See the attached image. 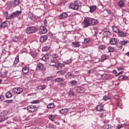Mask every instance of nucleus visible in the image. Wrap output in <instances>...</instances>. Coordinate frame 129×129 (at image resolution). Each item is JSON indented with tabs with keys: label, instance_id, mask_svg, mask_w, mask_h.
Segmentation results:
<instances>
[{
	"label": "nucleus",
	"instance_id": "obj_1",
	"mask_svg": "<svg viewBox=\"0 0 129 129\" xmlns=\"http://www.w3.org/2000/svg\"><path fill=\"white\" fill-rule=\"evenodd\" d=\"M21 11H17L15 12H13L7 17V19L8 20L13 19L21 15Z\"/></svg>",
	"mask_w": 129,
	"mask_h": 129
},
{
	"label": "nucleus",
	"instance_id": "obj_2",
	"mask_svg": "<svg viewBox=\"0 0 129 129\" xmlns=\"http://www.w3.org/2000/svg\"><path fill=\"white\" fill-rule=\"evenodd\" d=\"M81 5L80 2L78 0L75 1L74 3L71 4L70 7L71 8L77 10H78L79 7L81 6Z\"/></svg>",
	"mask_w": 129,
	"mask_h": 129
},
{
	"label": "nucleus",
	"instance_id": "obj_3",
	"mask_svg": "<svg viewBox=\"0 0 129 129\" xmlns=\"http://www.w3.org/2000/svg\"><path fill=\"white\" fill-rule=\"evenodd\" d=\"M117 40L116 38H108L106 40V42L109 44L111 45H115L117 43Z\"/></svg>",
	"mask_w": 129,
	"mask_h": 129
},
{
	"label": "nucleus",
	"instance_id": "obj_4",
	"mask_svg": "<svg viewBox=\"0 0 129 129\" xmlns=\"http://www.w3.org/2000/svg\"><path fill=\"white\" fill-rule=\"evenodd\" d=\"M37 30L35 27L32 26L27 28L26 29V32L28 34L34 33Z\"/></svg>",
	"mask_w": 129,
	"mask_h": 129
},
{
	"label": "nucleus",
	"instance_id": "obj_5",
	"mask_svg": "<svg viewBox=\"0 0 129 129\" xmlns=\"http://www.w3.org/2000/svg\"><path fill=\"white\" fill-rule=\"evenodd\" d=\"M37 108L35 106L30 105L28 106L27 107L28 111L30 112H35L37 110Z\"/></svg>",
	"mask_w": 129,
	"mask_h": 129
},
{
	"label": "nucleus",
	"instance_id": "obj_6",
	"mask_svg": "<svg viewBox=\"0 0 129 129\" xmlns=\"http://www.w3.org/2000/svg\"><path fill=\"white\" fill-rule=\"evenodd\" d=\"M36 70L39 71H43L44 69V64L41 63H39L37 64Z\"/></svg>",
	"mask_w": 129,
	"mask_h": 129
},
{
	"label": "nucleus",
	"instance_id": "obj_7",
	"mask_svg": "<svg viewBox=\"0 0 129 129\" xmlns=\"http://www.w3.org/2000/svg\"><path fill=\"white\" fill-rule=\"evenodd\" d=\"M23 89L22 88L20 87H15L13 88V91L17 94H19L23 91Z\"/></svg>",
	"mask_w": 129,
	"mask_h": 129
},
{
	"label": "nucleus",
	"instance_id": "obj_8",
	"mask_svg": "<svg viewBox=\"0 0 129 129\" xmlns=\"http://www.w3.org/2000/svg\"><path fill=\"white\" fill-rule=\"evenodd\" d=\"M89 22V18L87 17L85 18L83 22L84 26L87 27L90 25V24Z\"/></svg>",
	"mask_w": 129,
	"mask_h": 129
},
{
	"label": "nucleus",
	"instance_id": "obj_9",
	"mask_svg": "<svg viewBox=\"0 0 129 129\" xmlns=\"http://www.w3.org/2000/svg\"><path fill=\"white\" fill-rule=\"evenodd\" d=\"M51 57V56L49 54L47 53L45 54L44 56L43 57L42 59L44 61H48Z\"/></svg>",
	"mask_w": 129,
	"mask_h": 129
},
{
	"label": "nucleus",
	"instance_id": "obj_10",
	"mask_svg": "<svg viewBox=\"0 0 129 129\" xmlns=\"http://www.w3.org/2000/svg\"><path fill=\"white\" fill-rule=\"evenodd\" d=\"M76 76V75L70 72H67L65 76L66 78L69 79H71L74 77Z\"/></svg>",
	"mask_w": 129,
	"mask_h": 129
},
{
	"label": "nucleus",
	"instance_id": "obj_11",
	"mask_svg": "<svg viewBox=\"0 0 129 129\" xmlns=\"http://www.w3.org/2000/svg\"><path fill=\"white\" fill-rule=\"evenodd\" d=\"M68 14L66 12H63L59 16V18L62 20L66 18L68 16Z\"/></svg>",
	"mask_w": 129,
	"mask_h": 129
},
{
	"label": "nucleus",
	"instance_id": "obj_12",
	"mask_svg": "<svg viewBox=\"0 0 129 129\" xmlns=\"http://www.w3.org/2000/svg\"><path fill=\"white\" fill-rule=\"evenodd\" d=\"M58 57L57 55L56 54H53L52 56L51 62H56L57 61V58Z\"/></svg>",
	"mask_w": 129,
	"mask_h": 129
},
{
	"label": "nucleus",
	"instance_id": "obj_13",
	"mask_svg": "<svg viewBox=\"0 0 129 129\" xmlns=\"http://www.w3.org/2000/svg\"><path fill=\"white\" fill-rule=\"evenodd\" d=\"M117 34L118 36L120 37H124L127 36V34L125 32L120 30L118 31Z\"/></svg>",
	"mask_w": 129,
	"mask_h": 129
},
{
	"label": "nucleus",
	"instance_id": "obj_14",
	"mask_svg": "<svg viewBox=\"0 0 129 129\" xmlns=\"http://www.w3.org/2000/svg\"><path fill=\"white\" fill-rule=\"evenodd\" d=\"M89 19L90 25H95L97 23V21L95 19L90 18H89Z\"/></svg>",
	"mask_w": 129,
	"mask_h": 129
},
{
	"label": "nucleus",
	"instance_id": "obj_15",
	"mask_svg": "<svg viewBox=\"0 0 129 129\" xmlns=\"http://www.w3.org/2000/svg\"><path fill=\"white\" fill-rule=\"evenodd\" d=\"M40 31L42 34L46 33L47 31V29L43 26H41L40 27Z\"/></svg>",
	"mask_w": 129,
	"mask_h": 129
},
{
	"label": "nucleus",
	"instance_id": "obj_16",
	"mask_svg": "<svg viewBox=\"0 0 129 129\" xmlns=\"http://www.w3.org/2000/svg\"><path fill=\"white\" fill-rule=\"evenodd\" d=\"M15 75L14 77H17V78H20L22 76L21 72L20 71H16L15 72Z\"/></svg>",
	"mask_w": 129,
	"mask_h": 129
},
{
	"label": "nucleus",
	"instance_id": "obj_17",
	"mask_svg": "<svg viewBox=\"0 0 129 129\" xmlns=\"http://www.w3.org/2000/svg\"><path fill=\"white\" fill-rule=\"evenodd\" d=\"M96 109L97 111H101L104 110V106L102 105H100L97 106Z\"/></svg>",
	"mask_w": 129,
	"mask_h": 129
},
{
	"label": "nucleus",
	"instance_id": "obj_18",
	"mask_svg": "<svg viewBox=\"0 0 129 129\" xmlns=\"http://www.w3.org/2000/svg\"><path fill=\"white\" fill-rule=\"evenodd\" d=\"M22 71L23 73L27 74L29 71V68L27 67H24L22 68Z\"/></svg>",
	"mask_w": 129,
	"mask_h": 129
},
{
	"label": "nucleus",
	"instance_id": "obj_19",
	"mask_svg": "<svg viewBox=\"0 0 129 129\" xmlns=\"http://www.w3.org/2000/svg\"><path fill=\"white\" fill-rule=\"evenodd\" d=\"M112 34L109 31H105V37L106 38V40H107L108 38L111 37Z\"/></svg>",
	"mask_w": 129,
	"mask_h": 129
},
{
	"label": "nucleus",
	"instance_id": "obj_20",
	"mask_svg": "<svg viewBox=\"0 0 129 129\" xmlns=\"http://www.w3.org/2000/svg\"><path fill=\"white\" fill-rule=\"evenodd\" d=\"M96 8V6H89V12L91 13L93 12L95 10Z\"/></svg>",
	"mask_w": 129,
	"mask_h": 129
},
{
	"label": "nucleus",
	"instance_id": "obj_21",
	"mask_svg": "<svg viewBox=\"0 0 129 129\" xmlns=\"http://www.w3.org/2000/svg\"><path fill=\"white\" fill-rule=\"evenodd\" d=\"M47 37L46 36H44L41 37L40 38V41L41 42H43L45 41L47 39Z\"/></svg>",
	"mask_w": 129,
	"mask_h": 129
},
{
	"label": "nucleus",
	"instance_id": "obj_22",
	"mask_svg": "<svg viewBox=\"0 0 129 129\" xmlns=\"http://www.w3.org/2000/svg\"><path fill=\"white\" fill-rule=\"evenodd\" d=\"M72 47L75 48L78 47L80 46L79 42H72Z\"/></svg>",
	"mask_w": 129,
	"mask_h": 129
},
{
	"label": "nucleus",
	"instance_id": "obj_23",
	"mask_svg": "<svg viewBox=\"0 0 129 129\" xmlns=\"http://www.w3.org/2000/svg\"><path fill=\"white\" fill-rule=\"evenodd\" d=\"M112 28L113 31L115 33H116L117 34L118 32V31L120 30L118 28L115 26H113Z\"/></svg>",
	"mask_w": 129,
	"mask_h": 129
},
{
	"label": "nucleus",
	"instance_id": "obj_24",
	"mask_svg": "<svg viewBox=\"0 0 129 129\" xmlns=\"http://www.w3.org/2000/svg\"><path fill=\"white\" fill-rule=\"evenodd\" d=\"M7 21L3 22L0 25V27L5 28L7 25V24L6 23Z\"/></svg>",
	"mask_w": 129,
	"mask_h": 129
},
{
	"label": "nucleus",
	"instance_id": "obj_25",
	"mask_svg": "<svg viewBox=\"0 0 129 129\" xmlns=\"http://www.w3.org/2000/svg\"><path fill=\"white\" fill-rule=\"evenodd\" d=\"M6 97L7 98H9L11 97L12 96V94L10 92L8 91L6 93Z\"/></svg>",
	"mask_w": 129,
	"mask_h": 129
},
{
	"label": "nucleus",
	"instance_id": "obj_26",
	"mask_svg": "<svg viewBox=\"0 0 129 129\" xmlns=\"http://www.w3.org/2000/svg\"><path fill=\"white\" fill-rule=\"evenodd\" d=\"M55 107V106L53 103H50L48 105L47 108L49 109H52L54 108Z\"/></svg>",
	"mask_w": 129,
	"mask_h": 129
},
{
	"label": "nucleus",
	"instance_id": "obj_27",
	"mask_svg": "<svg viewBox=\"0 0 129 129\" xmlns=\"http://www.w3.org/2000/svg\"><path fill=\"white\" fill-rule=\"evenodd\" d=\"M118 4L120 7H122L124 6V4L123 1L122 0H120L119 1Z\"/></svg>",
	"mask_w": 129,
	"mask_h": 129
},
{
	"label": "nucleus",
	"instance_id": "obj_28",
	"mask_svg": "<svg viewBox=\"0 0 129 129\" xmlns=\"http://www.w3.org/2000/svg\"><path fill=\"white\" fill-rule=\"evenodd\" d=\"M129 42L127 41H121L119 42V44L122 46V45H125L126 43Z\"/></svg>",
	"mask_w": 129,
	"mask_h": 129
},
{
	"label": "nucleus",
	"instance_id": "obj_29",
	"mask_svg": "<svg viewBox=\"0 0 129 129\" xmlns=\"http://www.w3.org/2000/svg\"><path fill=\"white\" fill-rule=\"evenodd\" d=\"M53 80H54L55 82H58L63 81V79L62 78H58L55 79Z\"/></svg>",
	"mask_w": 129,
	"mask_h": 129
},
{
	"label": "nucleus",
	"instance_id": "obj_30",
	"mask_svg": "<svg viewBox=\"0 0 129 129\" xmlns=\"http://www.w3.org/2000/svg\"><path fill=\"white\" fill-rule=\"evenodd\" d=\"M7 76V73L6 72H3L1 73L0 77L2 78L6 77Z\"/></svg>",
	"mask_w": 129,
	"mask_h": 129
},
{
	"label": "nucleus",
	"instance_id": "obj_31",
	"mask_svg": "<svg viewBox=\"0 0 129 129\" xmlns=\"http://www.w3.org/2000/svg\"><path fill=\"white\" fill-rule=\"evenodd\" d=\"M13 40L15 42H17L18 41L19 39L16 36H14L12 37Z\"/></svg>",
	"mask_w": 129,
	"mask_h": 129
},
{
	"label": "nucleus",
	"instance_id": "obj_32",
	"mask_svg": "<svg viewBox=\"0 0 129 129\" xmlns=\"http://www.w3.org/2000/svg\"><path fill=\"white\" fill-rule=\"evenodd\" d=\"M20 0H14V4L15 6L19 5L20 3Z\"/></svg>",
	"mask_w": 129,
	"mask_h": 129
},
{
	"label": "nucleus",
	"instance_id": "obj_33",
	"mask_svg": "<svg viewBox=\"0 0 129 129\" xmlns=\"http://www.w3.org/2000/svg\"><path fill=\"white\" fill-rule=\"evenodd\" d=\"M68 111V109L66 108L62 109L60 110V112L63 114L66 113Z\"/></svg>",
	"mask_w": 129,
	"mask_h": 129
},
{
	"label": "nucleus",
	"instance_id": "obj_34",
	"mask_svg": "<svg viewBox=\"0 0 129 129\" xmlns=\"http://www.w3.org/2000/svg\"><path fill=\"white\" fill-rule=\"evenodd\" d=\"M19 62V56L18 55H17L15 59V60L14 62V64H17Z\"/></svg>",
	"mask_w": 129,
	"mask_h": 129
},
{
	"label": "nucleus",
	"instance_id": "obj_35",
	"mask_svg": "<svg viewBox=\"0 0 129 129\" xmlns=\"http://www.w3.org/2000/svg\"><path fill=\"white\" fill-rule=\"evenodd\" d=\"M7 5L9 8H11L13 6V4L12 1H9L8 2Z\"/></svg>",
	"mask_w": 129,
	"mask_h": 129
},
{
	"label": "nucleus",
	"instance_id": "obj_36",
	"mask_svg": "<svg viewBox=\"0 0 129 129\" xmlns=\"http://www.w3.org/2000/svg\"><path fill=\"white\" fill-rule=\"evenodd\" d=\"M107 49L109 52H113L114 51V48L111 47H108L107 48Z\"/></svg>",
	"mask_w": 129,
	"mask_h": 129
},
{
	"label": "nucleus",
	"instance_id": "obj_37",
	"mask_svg": "<svg viewBox=\"0 0 129 129\" xmlns=\"http://www.w3.org/2000/svg\"><path fill=\"white\" fill-rule=\"evenodd\" d=\"M49 49V47L47 46L44 47L42 48V51H47Z\"/></svg>",
	"mask_w": 129,
	"mask_h": 129
},
{
	"label": "nucleus",
	"instance_id": "obj_38",
	"mask_svg": "<svg viewBox=\"0 0 129 129\" xmlns=\"http://www.w3.org/2000/svg\"><path fill=\"white\" fill-rule=\"evenodd\" d=\"M45 85H40L39 86L38 88L39 89L43 90L45 88Z\"/></svg>",
	"mask_w": 129,
	"mask_h": 129
},
{
	"label": "nucleus",
	"instance_id": "obj_39",
	"mask_svg": "<svg viewBox=\"0 0 129 129\" xmlns=\"http://www.w3.org/2000/svg\"><path fill=\"white\" fill-rule=\"evenodd\" d=\"M90 41V40L89 38H86L84 40V43L86 44L89 43Z\"/></svg>",
	"mask_w": 129,
	"mask_h": 129
},
{
	"label": "nucleus",
	"instance_id": "obj_40",
	"mask_svg": "<svg viewBox=\"0 0 129 129\" xmlns=\"http://www.w3.org/2000/svg\"><path fill=\"white\" fill-rule=\"evenodd\" d=\"M67 71V70H62L58 72V73H60V74L61 75H64L66 73V72Z\"/></svg>",
	"mask_w": 129,
	"mask_h": 129
},
{
	"label": "nucleus",
	"instance_id": "obj_41",
	"mask_svg": "<svg viewBox=\"0 0 129 129\" xmlns=\"http://www.w3.org/2000/svg\"><path fill=\"white\" fill-rule=\"evenodd\" d=\"M72 61V60L71 59H69L67 60L66 61H64V63L66 64H68L69 63H71Z\"/></svg>",
	"mask_w": 129,
	"mask_h": 129
},
{
	"label": "nucleus",
	"instance_id": "obj_42",
	"mask_svg": "<svg viewBox=\"0 0 129 129\" xmlns=\"http://www.w3.org/2000/svg\"><path fill=\"white\" fill-rule=\"evenodd\" d=\"M111 126L110 125L108 124H105V129H111Z\"/></svg>",
	"mask_w": 129,
	"mask_h": 129
},
{
	"label": "nucleus",
	"instance_id": "obj_43",
	"mask_svg": "<svg viewBox=\"0 0 129 129\" xmlns=\"http://www.w3.org/2000/svg\"><path fill=\"white\" fill-rule=\"evenodd\" d=\"M8 118L7 117H5L0 118V122L4 121L5 120L7 119Z\"/></svg>",
	"mask_w": 129,
	"mask_h": 129
},
{
	"label": "nucleus",
	"instance_id": "obj_44",
	"mask_svg": "<svg viewBox=\"0 0 129 129\" xmlns=\"http://www.w3.org/2000/svg\"><path fill=\"white\" fill-rule=\"evenodd\" d=\"M57 66L58 68H61L62 67L64 66V64H62L61 63H59L58 64Z\"/></svg>",
	"mask_w": 129,
	"mask_h": 129
},
{
	"label": "nucleus",
	"instance_id": "obj_45",
	"mask_svg": "<svg viewBox=\"0 0 129 129\" xmlns=\"http://www.w3.org/2000/svg\"><path fill=\"white\" fill-rule=\"evenodd\" d=\"M55 118V116L52 115H51L49 117V119L52 121H53L54 120V118Z\"/></svg>",
	"mask_w": 129,
	"mask_h": 129
},
{
	"label": "nucleus",
	"instance_id": "obj_46",
	"mask_svg": "<svg viewBox=\"0 0 129 129\" xmlns=\"http://www.w3.org/2000/svg\"><path fill=\"white\" fill-rule=\"evenodd\" d=\"M72 85H75L77 83V82L75 80H72L70 82Z\"/></svg>",
	"mask_w": 129,
	"mask_h": 129
},
{
	"label": "nucleus",
	"instance_id": "obj_47",
	"mask_svg": "<svg viewBox=\"0 0 129 129\" xmlns=\"http://www.w3.org/2000/svg\"><path fill=\"white\" fill-rule=\"evenodd\" d=\"M39 102V100H36L33 101L31 102V104H35L38 103Z\"/></svg>",
	"mask_w": 129,
	"mask_h": 129
},
{
	"label": "nucleus",
	"instance_id": "obj_48",
	"mask_svg": "<svg viewBox=\"0 0 129 129\" xmlns=\"http://www.w3.org/2000/svg\"><path fill=\"white\" fill-rule=\"evenodd\" d=\"M5 102L6 103H11L13 101L12 100H7L5 101Z\"/></svg>",
	"mask_w": 129,
	"mask_h": 129
},
{
	"label": "nucleus",
	"instance_id": "obj_49",
	"mask_svg": "<svg viewBox=\"0 0 129 129\" xmlns=\"http://www.w3.org/2000/svg\"><path fill=\"white\" fill-rule=\"evenodd\" d=\"M99 48L102 50H103L105 48V46L104 45H100L99 46Z\"/></svg>",
	"mask_w": 129,
	"mask_h": 129
},
{
	"label": "nucleus",
	"instance_id": "obj_50",
	"mask_svg": "<svg viewBox=\"0 0 129 129\" xmlns=\"http://www.w3.org/2000/svg\"><path fill=\"white\" fill-rule=\"evenodd\" d=\"M106 12L108 13L109 14H111V12L110 10L109 9H107L105 10Z\"/></svg>",
	"mask_w": 129,
	"mask_h": 129
},
{
	"label": "nucleus",
	"instance_id": "obj_51",
	"mask_svg": "<svg viewBox=\"0 0 129 129\" xmlns=\"http://www.w3.org/2000/svg\"><path fill=\"white\" fill-rule=\"evenodd\" d=\"M4 99V97L2 95H0V101L3 100Z\"/></svg>",
	"mask_w": 129,
	"mask_h": 129
},
{
	"label": "nucleus",
	"instance_id": "obj_52",
	"mask_svg": "<svg viewBox=\"0 0 129 129\" xmlns=\"http://www.w3.org/2000/svg\"><path fill=\"white\" fill-rule=\"evenodd\" d=\"M123 76L121 75L119 76V77L118 79L119 80H123Z\"/></svg>",
	"mask_w": 129,
	"mask_h": 129
},
{
	"label": "nucleus",
	"instance_id": "obj_53",
	"mask_svg": "<svg viewBox=\"0 0 129 129\" xmlns=\"http://www.w3.org/2000/svg\"><path fill=\"white\" fill-rule=\"evenodd\" d=\"M50 78V77L45 78L44 79V80L45 81H48L49 80V78Z\"/></svg>",
	"mask_w": 129,
	"mask_h": 129
},
{
	"label": "nucleus",
	"instance_id": "obj_54",
	"mask_svg": "<svg viewBox=\"0 0 129 129\" xmlns=\"http://www.w3.org/2000/svg\"><path fill=\"white\" fill-rule=\"evenodd\" d=\"M69 95H73L74 94V93L72 92V91L71 90L70 91L69 93Z\"/></svg>",
	"mask_w": 129,
	"mask_h": 129
},
{
	"label": "nucleus",
	"instance_id": "obj_55",
	"mask_svg": "<svg viewBox=\"0 0 129 129\" xmlns=\"http://www.w3.org/2000/svg\"><path fill=\"white\" fill-rule=\"evenodd\" d=\"M44 24L46 26H47V22L46 20H45L44 21Z\"/></svg>",
	"mask_w": 129,
	"mask_h": 129
},
{
	"label": "nucleus",
	"instance_id": "obj_56",
	"mask_svg": "<svg viewBox=\"0 0 129 129\" xmlns=\"http://www.w3.org/2000/svg\"><path fill=\"white\" fill-rule=\"evenodd\" d=\"M124 55L125 56H129V51L128 52H127L125 53L124 54Z\"/></svg>",
	"mask_w": 129,
	"mask_h": 129
},
{
	"label": "nucleus",
	"instance_id": "obj_57",
	"mask_svg": "<svg viewBox=\"0 0 129 129\" xmlns=\"http://www.w3.org/2000/svg\"><path fill=\"white\" fill-rule=\"evenodd\" d=\"M122 125H119L118 126V129H120L122 127Z\"/></svg>",
	"mask_w": 129,
	"mask_h": 129
},
{
	"label": "nucleus",
	"instance_id": "obj_58",
	"mask_svg": "<svg viewBox=\"0 0 129 129\" xmlns=\"http://www.w3.org/2000/svg\"><path fill=\"white\" fill-rule=\"evenodd\" d=\"M118 69L119 71H120L122 70L123 69V68L122 67H119L118 68Z\"/></svg>",
	"mask_w": 129,
	"mask_h": 129
},
{
	"label": "nucleus",
	"instance_id": "obj_59",
	"mask_svg": "<svg viewBox=\"0 0 129 129\" xmlns=\"http://www.w3.org/2000/svg\"><path fill=\"white\" fill-rule=\"evenodd\" d=\"M127 78V76H123V80H125Z\"/></svg>",
	"mask_w": 129,
	"mask_h": 129
},
{
	"label": "nucleus",
	"instance_id": "obj_60",
	"mask_svg": "<svg viewBox=\"0 0 129 129\" xmlns=\"http://www.w3.org/2000/svg\"><path fill=\"white\" fill-rule=\"evenodd\" d=\"M117 46L118 47V48L119 49H121L122 47V46L121 45L119 46L118 45H117Z\"/></svg>",
	"mask_w": 129,
	"mask_h": 129
},
{
	"label": "nucleus",
	"instance_id": "obj_61",
	"mask_svg": "<svg viewBox=\"0 0 129 129\" xmlns=\"http://www.w3.org/2000/svg\"><path fill=\"white\" fill-rule=\"evenodd\" d=\"M123 73V72L122 71H121L120 72H119V73H117V75H116V76H117V75H120V74H121Z\"/></svg>",
	"mask_w": 129,
	"mask_h": 129
},
{
	"label": "nucleus",
	"instance_id": "obj_62",
	"mask_svg": "<svg viewBox=\"0 0 129 129\" xmlns=\"http://www.w3.org/2000/svg\"><path fill=\"white\" fill-rule=\"evenodd\" d=\"M110 97H109L108 98H107V97H106V96H105V101H106L108 99L110 100Z\"/></svg>",
	"mask_w": 129,
	"mask_h": 129
},
{
	"label": "nucleus",
	"instance_id": "obj_63",
	"mask_svg": "<svg viewBox=\"0 0 129 129\" xmlns=\"http://www.w3.org/2000/svg\"><path fill=\"white\" fill-rule=\"evenodd\" d=\"M117 105L119 107H120V106H121V104L120 105V103L119 104L118 103H117Z\"/></svg>",
	"mask_w": 129,
	"mask_h": 129
},
{
	"label": "nucleus",
	"instance_id": "obj_64",
	"mask_svg": "<svg viewBox=\"0 0 129 129\" xmlns=\"http://www.w3.org/2000/svg\"><path fill=\"white\" fill-rule=\"evenodd\" d=\"M116 73H117V72L115 70H114L113 71V73L114 74H115Z\"/></svg>",
	"mask_w": 129,
	"mask_h": 129
}]
</instances>
